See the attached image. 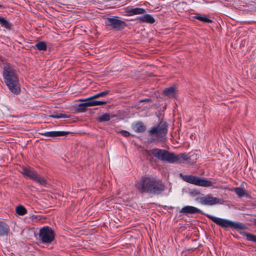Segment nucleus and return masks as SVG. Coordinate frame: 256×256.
<instances>
[{"label": "nucleus", "instance_id": "7", "mask_svg": "<svg viewBox=\"0 0 256 256\" xmlns=\"http://www.w3.org/2000/svg\"><path fill=\"white\" fill-rule=\"evenodd\" d=\"M38 237L44 244H50L55 238V232L50 227L46 226L39 230Z\"/></svg>", "mask_w": 256, "mask_h": 256}, {"label": "nucleus", "instance_id": "13", "mask_svg": "<svg viewBox=\"0 0 256 256\" xmlns=\"http://www.w3.org/2000/svg\"><path fill=\"white\" fill-rule=\"evenodd\" d=\"M126 12L128 16H134L136 14H142L146 12V10L143 8H132L127 9Z\"/></svg>", "mask_w": 256, "mask_h": 256}, {"label": "nucleus", "instance_id": "11", "mask_svg": "<svg viewBox=\"0 0 256 256\" xmlns=\"http://www.w3.org/2000/svg\"><path fill=\"white\" fill-rule=\"evenodd\" d=\"M180 212L184 213V214H194L196 213H200L202 214V212L200 210L190 206H187L183 207L180 210Z\"/></svg>", "mask_w": 256, "mask_h": 256}, {"label": "nucleus", "instance_id": "31", "mask_svg": "<svg viewBox=\"0 0 256 256\" xmlns=\"http://www.w3.org/2000/svg\"><path fill=\"white\" fill-rule=\"evenodd\" d=\"M150 102V100L149 98L142 99L140 100V102Z\"/></svg>", "mask_w": 256, "mask_h": 256}, {"label": "nucleus", "instance_id": "28", "mask_svg": "<svg viewBox=\"0 0 256 256\" xmlns=\"http://www.w3.org/2000/svg\"><path fill=\"white\" fill-rule=\"evenodd\" d=\"M244 236H246L248 240L256 242V236L249 233L245 234Z\"/></svg>", "mask_w": 256, "mask_h": 256}, {"label": "nucleus", "instance_id": "4", "mask_svg": "<svg viewBox=\"0 0 256 256\" xmlns=\"http://www.w3.org/2000/svg\"><path fill=\"white\" fill-rule=\"evenodd\" d=\"M150 152L154 157L161 161L174 164L178 160V157L175 156L174 153L164 149L155 148L150 150Z\"/></svg>", "mask_w": 256, "mask_h": 256}, {"label": "nucleus", "instance_id": "27", "mask_svg": "<svg viewBox=\"0 0 256 256\" xmlns=\"http://www.w3.org/2000/svg\"><path fill=\"white\" fill-rule=\"evenodd\" d=\"M50 117L52 118H68V116L65 114L62 113H58V112H55L54 114H50L49 116Z\"/></svg>", "mask_w": 256, "mask_h": 256}, {"label": "nucleus", "instance_id": "21", "mask_svg": "<svg viewBox=\"0 0 256 256\" xmlns=\"http://www.w3.org/2000/svg\"><path fill=\"white\" fill-rule=\"evenodd\" d=\"M88 100V104H86L87 106H100L106 104V102L105 101L93 100Z\"/></svg>", "mask_w": 256, "mask_h": 256}, {"label": "nucleus", "instance_id": "32", "mask_svg": "<svg viewBox=\"0 0 256 256\" xmlns=\"http://www.w3.org/2000/svg\"><path fill=\"white\" fill-rule=\"evenodd\" d=\"M32 220H34V219H36L37 218V216H32Z\"/></svg>", "mask_w": 256, "mask_h": 256}, {"label": "nucleus", "instance_id": "22", "mask_svg": "<svg viewBox=\"0 0 256 256\" xmlns=\"http://www.w3.org/2000/svg\"><path fill=\"white\" fill-rule=\"evenodd\" d=\"M16 212L19 216H24L27 213L26 209L22 205H19L16 207Z\"/></svg>", "mask_w": 256, "mask_h": 256}, {"label": "nucleus", "instance_id": "30", "mask_svg": "<svg viewBox=\"0 0 256 256\" xmlns=\"http://www.w3.org/2000/svg\"><path fill=\"white\" fill-rule=\"evenodd\" d=\"M120 133L124 136H126V137H128V136H130V133L126 131V130H121L120 132Z\"/></svg>", "mask_w": 256, "mask_h": 256}, {"label": "nucleus", "instance_id": "2", "mask_svg": "<svg viewBox=\"0 0 256 256\" xmlns=\"http://www.w3.org/2000/svg\"><path fill=\"white\" fill-rule=\"evenodd\" d=\"M4 82L12 94H18L20 92V86L16 70L10 64H7L3 69Z\"/></svg>", "mask_w": 256, "mask_h": 256}, {"label": "nucleus", "instance_id": "33", "mask_svg": "<svg viewBox=\"0 0 256 256\" xmlns=\"http://www.w3.org/2000/svg\"><path fill=\"white\" fill-rule=\"evenodd\" d=\"M254 222L256 225V219L254 220Z\"/></svg>", "mask_w": 256, "mask_h": 256}, {"label": "nucleus", "instance_id": "16", "mask_svg": "<svg viewBox=\"0 0 256 256\" xmlns=\"http://www.w3.org/2000/svg\"><path fill=\"white\" fill-rule=\"evenodd\" d=\"M138 19L142 22H144L150 24H153L155 22L154 18L151 15L148 14H146L142 16L139 17Z\"/></svg>", "mask_w": 256, "mask_h": 256}, {"label": "nucleus", "instance_id": "24", "mask_svg": "<svg viewBox=\"0 0 256 256\" xmlns=\"http://www.w3.org/2000/svg\"><path fill=\"white\" fill-rule=\"evenodd\" d=\"M36 47L39 50H46L47 48L46 44L44 42H40L36 44Z\"/></svg>", "mask_w": 256, "mask_h": 256}, {"label": "nucleus", "instance_id": "25", "mask_svg": "<svg viewBox=\"0 0 256 256\" xmlns=\"http://www.w3.org/2000/svg\"><path fill=\"white\" fill-rule=\"evenodd\" d=\"M175 156H177L178 160L176 161L175 163L180 162V160L181 158L184 160H190V158L188 157L187 154H176Z\"/></svg>", "mask_w": 256, "mask_h": 256}, {"label": "nucleus", "instance_id": "19", "mask_svg": "<svg viewBox=\"0 0 256 256\" xmlns=\"http://www.w3.org/2000/svg\"><path fill=\"white\" fill-rule=\"evenodd\" d=\"M194 18L197 20H198L200 21H202V22H204L210 23L212 22V20L208 18L206 16H202V15H201L200 14H196Z\"/></svg>", "mask_w": 256, "mask_h": 256}, {"label": "nucleus", "instance_id": "9", "mask_svg": "<svg viewBox=\"0 0 256 256\" xmlns=\"http://www.w3.org/2000/svg\"><path fill=\"white\" fill-rule=\"evenodd\" d=\"M105 24L106 26H110L112 28L116 30H121L126 26V24L124 21L114 18H106Z\"/></svg>", "mask_w": 256, "mask_h": 256}, {"label": "nucleus", "instance_id": "12", "mask_svg": "<svg viewBox=\"0 0 256 256\" xmlns=\"http://www.w3.org/2000/svg\"><path fill=\"white\" fill-rule=\"evenodd\" d=\"M68 133V132L65 131H51L42 133L41 134L46 137H58L66 136Z\"/></svg>", "mask_w": 256, "mask_h": 256}, {"label": "nucleus", "instance_id": "5", "mask_svg": "<svg viewBox=\"0 0 256 256\" xmlns=\"http://www.w3.org/2000/svg\"><path fill=\"white\" fill-rule=\"evenodd\" d=\"M206 216L214 222L223 228H234L242 230L244 227V225L240 222H236L228 220L214 217L210 214H206Z\"/></svg>", "mask_w": 256, "mask_h": 256}, {"label": "nucleus", "instance_id": "1", "mask_svg": "<svg viewBox=\"0 0 256 256\" xmlns=\"http://www.w3.org/2000/svg\"><path fill=\"white\" fill-rule=\"evenodd\" d=\"M135 186L142 193L154 194H159L165 189L164 185L160 180L147 176H142L136 183Z\"/></svg>", "mask_w": 256, "mask_h": 256}, {"label": "nucleus", "instance_id": "8", "mask_svg": "<svg viewBox=\"0 0 256 256\" xmlns=\"http://www.w3.org/2000/svg\"><path fill=\"white\" fill-rule=\"evenodd\" d=\"M167 124L165 122H160L157 126L152 127L148 132L150 135H156V138H152L150 142L158 140L160 138H162L167 133Z\"/></svg>", "mask_w": 256, "mask_h": 256}, {"label": "nucleus", "instance_id": "20", "mask_svg": "<svg viewBox=\"0 0 256 256\" xmlns=\"http://www.w3.org/2000/svg\"><path fill=\"white\" fill-rule=\"evenodd\" d=\"M0 24L6 29H10L12 24L6 18L0 17Z\"/></svg>", "mask_w": 256, "mask_h": 256}, {"label": "nucleus", "instance_id": "34", "mask_svg": "<svg viewBox=\"0 0 256 256\" xmlns=\"http://www.w3.org/2000/svg\"><path fill=\"white\" fill-rule=\"evenodd\" d=\"M2 5L0 4V8H2Z\"/></svg>", "mask_w": 256, "mask_h": 256}, {"label": "nucleus", "instance_id": "3", "mask_svg": "<svg viewBox=\"0 0 256 256\" xmlns=\"http://www.w3.org/2000/svg\"><path fill=\"white\" fill-rule=\"evenodd\" d=\"M179 176L182 179L186 182L203 187L212 186L213 188H218V186H215L210 181L206 178H202L198 176L193 175H184L180 173Z\"/></svg>", "mask_w": 256, "mask_h": 256}, {"label": "nucleus", "instance_id": "18", "mask_svg": "<svg viewBox=\"0 0 256 256\" xmlns=\"http://www.w3.org/2000/svg\"><path fill=\"white\" fill-rule=\"evenodd\" d=\"M109 92H110V90H106L100 92V93L95 94L89 97L86 100H94V98H97L99 97L104 96H106L107 94H109Z\"/></svg>", "mask_w": 256, "mask_h": 256}, {"label": "nucleus", "instance_id": "29", "mask_svg": "<svg viewBox=\"0 0 256 256\" xmlns=\"http://www.w3.org/2000/svg\"><path fill=\"white\" fill-rule=\"evenodd\" d=\"M88 102L79 104L78 110L79 112H83L86 110L87 107L90 106H87Z\"/></svg>", "mask_w": 256, "mask_h": 256}, {"label": "nucleus", "instance_id": "15", "mask_svg": "<svg viewBox=\"0 0 256 256\" xmlns=\"http://www.w3.org/2000/svg\"><path fill=\"white\" fill-rule=\"evenodd\" d=\"M9 227L4 222L0 221V236H6L9 232Z\"/></svg>", "mask_w": 256, "mask_h": 256}, {"label": "nucleus", "instance_id": "14", "mask_svg": "<svg viewBox=\"0 0 256 256\" xmlns=\"http://www.w3.org/2000/svg\"><path fill=\"white\" fill-rule=\"evenodd\" d=\"M164 96L170 98H175L176 96V88L174 86L166 88L164 90Z\"/></svg>", "mask_w": 256, "mask_h": 256}, {"label": "nucleus", "instance_id": "23", "mask_svg": "<svg viewBox=\"0 0 256 256\" xmlns=\"http://www.w3.org/2000/svg\"><path fill=\"white\" fill-rule=\"evenodd\" d=\"M110 114H103L100 115L97 118V120L100 122H108L110 120Z\"/></svg>", "mask_w": 256, "mask_h": 256}, {"label": "nucleus", "instance_id": "26", "mask_svg": "<svg viewBox=\"0 0 256 256\" xmlns=\"http://www.w3.org/2000/svg\"><path fill=\"white\" fill-rule=\"evenodd\" d=\"M234 192H236V194L240 197L243 196L246 194L245 190L242 188H236L234 190Z\"/></svg>", "mask_w": 256, "mask_h": 256}, {"label": "nucleus", "instance_id": "6", "mask_svg": "<svg viewBox=\"0 0 256 256\" xmlns=\"http://www.w3.org/2000/svg\"><path fill=\"white\" fill-rule=\"evenodd\" d=\"M20 172L24 176L34 180L40 184L46 186H48V182L44 178H42L32 168L22 166Z\"/></svg>", "mask_w": 256, "mask_h": 256}, {"label": "nucleus", "instance_id": "10", "mask_svg": "<svg viewBox=\"0 0 256 256\" xmlns=\"http://www.w3.org/2000/svg\"><path fill=\"white\" fill-rule=\"evenodd\" d=\"M200 202L202 204L212 206L220 203L219 198L213 197L210 194H207L204 196L200 198Z\"/></svg>", "mask_w": 256, "mask_h": 256}, {"label": "nucleus", "instance_id": "17", "mask_svg": "<svg viewBox=\"0 0 256 256\" xmlns=\"http://www.w3.org/2000/svg\"><path fill=\"white\" fill-rule=\"evenodd\" d=\"M133 128L136 132H144L146 128L142 122H138L136 123L134 126Z\"/></svg>", "mask_w": 256, "mask_h": 256}]
</instances>
